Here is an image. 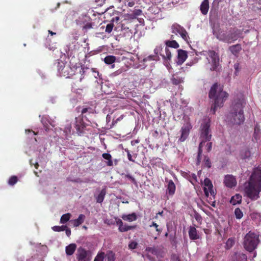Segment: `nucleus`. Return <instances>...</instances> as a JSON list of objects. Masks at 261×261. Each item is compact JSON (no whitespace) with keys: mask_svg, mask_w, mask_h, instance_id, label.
Wrapping results in <instances>:
<instances>
[{"mask_svg":"<svg viewBox=\"0 0 261 261\" xmlns=\"http://www.w3.org/2000/svg\"><path fill=\"white\" fill-rule=\"evenodd\" d=\"M94 111V110H93L91 107H87V108H84L81 111L82 115H83V117H86L85 114L87 113L89 114L93 113Z\"/></svg>","mask_w":261,"mask_h":261,"instance_id":"36","label":"nucleus"},{"mask_svg":"<svg viewBox=\"0 0 261 261\" xmlns=\"http://www.w3.org/2000/svg\"><path fill=\"white\" fill-rule=\"evenodd\" d=\"M211 119L209 118L203 119L200 127V138L201 141H210L212 138V132L210 128Z\"/></svg>","mask_w":261,"mask_h":261,"instance_id":"6","label":"nucleus"},{"mask_svg":"<svg viewBox=\"0 0 261 261\" xmlns=\"http://www.w3.org/2000/svg\"><path fill=\"white\" fill-rule=\"evenodd\" d=\"M85 217L84 215L81 214L79 215L77 219H74L71 221L74 227L79 226L84 222Z\"/></svg>","mask_w":261,"mask_h":261,"instance_id":"24","label":"nucleus"},{"mask_svg":"<svg viewBox=\"0 0 261 261\" xmlns=\"http://www.w3.org/2000/svg\"><path fill=\"white\" fill-rule=\"evenodd\" d=\"M125 151L127 152V158L129 161L134 162L135 160L133 159L132 155L128 149H125Z\"/></svg>","mask_w":261,"mask_h":261,"instance_id":"52","label":"nucleus"},{"mask_svg":"<svg viewBox=\"0 0 261 261\" xmlns=\"http://www.w3.org/2000/svg\"><path fill=\"white\" fill-rule=\"evenodd\" d=\"M18 181V178L16 176H12L8 180V184L10 186L14 185Z\"/></svg>","mask_w":261,"mask_h":261,"instance_id":"40","label":"nucleus"},{"mask_svg":"<svg viewBox=\"0 0 261 261\" xmlns=\"http://www.w3.org/2000/svg\"><path fill=\"white\" fill-rule=\"evenodd\" d=\"M234 215L237 219H240L243 216L242 211L239 208H237L234 210Z\"/></svg>","mask_w":261,"mask_h":261,"instance_id":"41","label":"nucleus"},{"mask_svg":"<svg viewBox=\"0 0 261 261\" xmlns=\"http://www.w3.org/2000/svg\"><path fill=\"white\" fill-rule=\"evenodd\" d=\"M244 192L252 200H257L261 192V167L254 168L248 181L244 184Z\"/></svg>","mask_w":261,"mask_h":261,"instance_id":"1","label":"nucleus"},{"mask_svg":"<svg viewBox=\"0 0 261 261\" xmlns=\"http://www.w3.org/2000/svg\"><path fill=\"white\" fill-rule=\"evenodd\" d=\"M83 117L75 118V127L79 134L83 133L87 126V124L83 121Z\"/></svg>","mask_w":261,"mask_h":261,"instance_id":"11","label":"nucleus"},{"mask_svg":"<svg viewBox=\"0 0 261 261\" xmlns=\"http://www.w3.org/2000/svg\"><path fill=\"white\" fill-rule=\"evenodd\" d=\"M187 57V51L182 49L178 50V64L180 65L182 64L186 61Z\"/></svg>","mask_w":261,"mask_h":261,"instance_id":"14","label":"nucleus"},{"mask_svg":"<svg viewBox=\"0 0 261 261\" xmlns=\"http://www.w3.org/2000/svg\"><path fill=\"white\" fill-rule=\"evenodd\" d=\"M184 29V27L177 23L173 24L171 27L172 33L175 35H179Z\"/></svg>","mask_w":261,"mask_h":261,"instance_id":"21","label":"nucleus"},{"mask_svg":"<svg viewBox=\"0 0 261 261\" xmlns=\"http://www.w3.org/2000/svg\"><path fill=\"white\" fill-rule=\"evenodd\" d=\"M208 56L212 59V67L211 70H216L219 65V57L218 54L214 50H209Z\"/></svg>","mask_w":261,"mask_h":261,"instance_id":"9","label":"nucleus"},{"mask_svg":"<svg viewBox=\"0 0 261 261\" xmlns=\"http://www.w3.org/2000/svg\"><path fill=\"white\" fill-rule=\"evenodd\" d=\"M233 261H247V256L242 252H236L233 255Z\"/></svg>","mask_w":261,"mask_h":261,"instance_id":"17","label":"nucleus"},{"mask_svg":"<svg viewBox=\"0 0 261 261\" xmlns=\"http://www.w3.org/2000/svg\"><path fill=\"white\" fill-rule=\"evenodd\" d=\"M116 57L114 56H108L104 59V62L106 64L110 65L113 64L116 61Z\"/></svg>","mask_w":261,"mask_h":261,"instance_id":"30","label":"nucleus"},{"mask_svg":"<svg viewBox=\"0 0 261 261\" xmlns=\"http://www.w3.org/2000/svg\"><path fill=\"white\" fill-rule=\"evenodd\" d=\"M121 217L123 220L128 222L136 221L137 219V216L135 213H133L128 215H123Z\"/></svg>","mask_w":261,"mask_h":261,"instance_id":"20","label":"nucleus"},{"mask_svg":"<svg viewBox=\"0 0 261 261\" xmlns=\"http://www.w3.org/2000/svg\"><path fill=\"white\" fill-rule=\"evenodd\" d=\"M25 133H27V134H29V133L32 134L33 136H35V135H36L37 134L36 133H35V132H34V131H33L32 130H31V129H26L25 130Z\"/></svg>","mask_w":261,"mask_h":261,"instance_id":"62","label":"nucleus"},{"mask_svg":"<svg viewBox=\"0 0 261 261\" xmlns=\"http://www.w3.org/2000/svg\"><path fill=\"white\" fill-rule=\"evenodd\" d=\"M142 15V11L141 9H135L131 13L126 14L124 16V21H129L137 18L138 16Z\"/></svg>","mask_w":261,"mask_h":261,"instance_id":"12","label":"nucleus"},{"mask_svg":"<svg viewBox=\"0 0 261 261\" xmlns=\"http://www.w3.org/2000/svg\"><path fill=\"white\" fill-rule=\"evenodd\" d=\"M234 68L235 69V74L237 75V73L240 71V65L239 63H236L234 65Z\"/></svg>","mask_w":261,"mask_h":261,"instance_id":"57","label":"nucleus"},{"mask_svg":"<svg viewBox=\"0 0 261 261\" xmlns=\"http://www.w3.org/2000/svg\"><path fill=\"white\" fill-rule=\"evenodd\" d=\"M213 34L219 40L229 44L237 40L242 33L237 28H231L228 32L221 29H214Z\"/></svg>","mask_w":261,"mask_h":261,"instance_id":"4","label":"nucleus"},{"mask_svg":"<svg viewBox=\"0 0 261 261\" xmlns=\"http://www.w3.org/2000/svg\"><path fill=\"white\" fill-rule=\"evenodd\" d=\"M106 194V190L105 189H103L101 190L100 193L96 197V202L98 203H101L103 202L105 195Z\"/></svg>","mask_w":261,"mask_h":261,"instance_id":"25","label":"nucleus"},{"mask_svg":"<svg viewBox=\"0 0 261 261\" xmlns=\"http://www.w3.org/2000/svg\"><path fill=\"white\" fill-rule=\"evenodd\" d=\"M242 201V196L239 194H236L233 196L230 200V203L232 205H236L241 203Z\"/></svg>","mask_w":261,"mask_h":261,"instance_id":"23","label":"nucleus"},{"mask_svg":"<svg viewBox=\"0 0 261 261\" xmlns=\"http://www.w3.org/2000/svg\"><path fill=\"white\" fill-rule=\"evenodd\" d=\"M228 94L223 91V86L215 83L211 87L208 93L209 98L213 100L211 111L215 114L218 108L222 107L224 102L228 97Z\"/></svg>","mask_w":261,"mask_h":261,"instance_id":"2","label":"nucleus"},{"mask_svg":"<svg viewBox=\"0 0 261 261\" xmlns=\"http://www.w3.org/2000/svg\"><path fill=\"white\" fill-rule=\"evenodd\" d=\"M204 187L213 188L212 181L208 178H205L203 181Z\"/></svg>","mask_w":261,"mask_h":261,"instance_id":"43","label":"nucleus"},{"mask_svg":"<svg viewBox=\"0 0 261 261\" xmlns=\"http://www.w3.org/2000/svg\"><path fill=\"white\" fill-rule=\"evenodd\" d=\"M191 128L192 126L191 124L189 123H186L182 126L180 130V137L178 139L179 142H183L187 139Z\"/></svg>","mask_w":261,"mask_h":261,"instance_id":"10","label":"nucleus"},{"mask_svg":"<svg viewBox=\"0 0 261 261\" xmlns=\"http://www.w3.org/2000/svg\"><path fill=\"white\" fill-rule=\"evenodd\" d=\"M102 156L108 161L107 162V165L108 166H112L113 165V163L112 160V156L110 153H104L102 154Z\"/></svg>","mask_w":261,"mask_h":261,"instance_id":"28","label":"nucleus"},{"mask_svg":"<svg viewBox=\"0 0 261 261\" xmlns=\"http://www.w3.org/2000/svg\"><path fill=\"white\" fill-rule=\"evenodd\" d=\"M152 226H154L155 228V230L158 232V234L160 235L162 231V229L159 227V225L154 222H152V224L150 225V227Z\"/></svg>","mask_w":261,"mask_h":261,"instance_id":"47","label":"nucleus"},{"mask_svg":"<svg viewBox=\"0 0 261 261\" xmlns=\"http://www.w3.org/2000/svg\"><path fill=\"white\" fill-rule=\"evenodd\" d=\"M213 255L212 253H208L206 255L205 259L206 261H212L213 260Z\"/></svg>","mask_w":261,"mask_h":261,"instance_id":"54","label":"nucleus"},{"mask_svg":"<svg viewBox=\"0 0 261 261\" xmlns=\"http://www.w3.org/2000/svg\"><path fill=\"white\" fill-rule=\"evenodd\" d=\"M195 219L198 221L200 222L202 220V218L200 215L196 214L195 215Z\"/></svg>","mask_w":261,"mask_h":261,"instance_id":"60","label":"nucleus"},{"mask_svg":"<svg viewBox=\"0 0 261 261\" xmlns=\"http://www.w3.org/2000/svg\"><path fill=\"white\" fill-rule=\"evenodd\" d=\"M189 180L192 185H194L195 183L197 181L196 174L194 173H192L191 174L190 178L189 179Z\"/></svg>","mask_w":261,"mask_h":261,"instance_id":"48","label":"nucleus"},{"mask_svg":"<svg viewBox=\"0 0 261 261\" xmlns=\"http://www.w3.org/2000/svg\"><path fill=\"white\" fill-rule=\"evenodd\" d=\"M105 257V253L101 252L98 253L95 257L94 261H103Z\"/></svg>","mask_w":261,"mask_h":261,"instance_id":"42","label":"nucleus"},{"mask_svg":"<svg viewBox=\"0 0 261 261\" xmlns=\"http://www.w3.org/2000/svg\"><path fill=\"white\" fill-rule=\"evenodd\" d=\"M76 258L77 261H90L91 255L89 251L80 247L77 250Z\"/></svg>","mask_w":261,"mask_h":261,"instance_id":"7","label":"nucleus"},{"mask_svg":"<svg viewBox=\"0 0 261 261\" xmlns=\"http://www.w3.org/2000/svg\"><path fill=\"white\" fill-rule=\"evenodd\" d=\"M209 9L208 0H203L200 5V11L202 14L206 15Z\"/></svg>","mask_w":261,"mask_h":261,"instance_id":"19","label":"nucleus"},{"mask_svg":"<svg viewBox=\"0 0 261 261\" xmlns=\"http://www.w3.org/2000/svg\"><path fill=\"white\" fill-rule=\"evenodd\" d=\"M224 183L228 187L232 188L237 185L236 178L231 175H227L225 176Z\"/></svg>","mask_w":261,"mask_h":261,"instance_id":"13","label":"nucleus"},{"mask_svg":"<svg viewBox=\"0 0 261 261\" xmlns=\"http://www.w3.org/2000/svg\"><path fill=\"white\" fill-rule=\"evenodd\" d=\"M205 142H203V141H201V142L200 143L199 145V147H198V155L199 156H201L202 153V147H203V144L204 143H205Z\"/></svg>","mask_w":261,"mask_h":261,"instance_id":"51","label":"nucleus"},{"mask_svg":"<svg viewBox=\"0 0 261 261\" xmlns=\"http://www.w3.org/2000/svg\"><path fill=\"white\" fill-rule=\"evenodd\" d=\"M63 65H60V63L58 62L59 68L58 69L60 74L66 77H69L70 76L74 74L72 69L70 67L68 64L62 63Z\"/></svg>","mask_w":261,"mask_h":261,"instance_id":"8","label":"nucleus"},{"mask_svg":"<svg viewBox=\"0 0 261 261\" xmlns=\"http://www.w3.org/2000/svg\"><path fill=\"white\" fill-rule=\"evenodd\" d=\"M183 173H184V176L189 180V179H190L191 177V174H190V172L189 171L188 172H184Z\"/></svg>","mask_w":261,"mask_h":261,"instance_id":"61","label":"nucleus"},{"mask_svg":"<svg viewBox=\"0 0 261 261\" xmlns=\"http://www.w3.org/2000/svg\"><path fill=\"white\" fill-rule=\"evenodd\" d=\"M116 223L119 226V227H121L123 225V223L121 219H118V220L117 221Z\"/></svg>","mask_w":261,"mask_h":261,"instance_id":"63","label":"nucleus"},{"mask_svg":"<svg viewBox=\"0 0 261 261\" xmlns=\"http://www.w3.org/2000/svg\"><path fill=\"white\" fill-rule=\"evenodd\" d=\"M204 167H207L208 168H210L212 166V163L210 161V159L207 156H204Z\"/></svg>","mask_w":261,"mask_h":261,"instance_id":"44","label":"nucleus"},{"mask_svg":"<svg viewBox=\"0 0 261 261\" xmlns=\"http://www.w3.org/2000/svg\"><path fill=\"white\" fill-rule=\"evenodd\" d=\"M245 105L246 102L243 96L234 100L231 112L228 117L229 121L231 123L240 125L243 123L245 120L243 108Z\"/></svg>","mask_w":261,"mask_h":261,"instance_id":"3","label":"nucleus"},{"mask_svg":"<svg viewBox=\"0 0 261 261\" xmlns=\"http://www.w3.org/2000/svg\"><path fill=\"white\" fill-rule=\"evenodd\" d=\"M242 47L241 45L240 44H237L236 45H233L232 46H230L229 47V50L231 51V53L237 56L239 52L241 50Z\"/></svg>","mask_w":261,"mask_h":261,"instance_id":"22","label":"nucleus"},{"mask_svg":"<svg viewBox=\"0 0 261 261\" xmlns=\"http://www.w3.org/2000/svg\"><path fill=\"white\" fill-rule=\"evenodd\" d=\"M166 47H172L174 48H177L179 45L175 40H168L165 42Z\"/></svg>","mask_w":261,"mask_h":261,"instance_id":"29","label":"nucleus"},{"mask_svg":"<svg viewBox=\"0 0 261 261\" xmlns=\"http://www.w3.org/2000/svg\"><path fill=\"white\" fill-rule=\"evenodd\" d=\"M76 249V245L72 243L67 246L65 248V252L67 255H72L74 253Z\"/></svg>","mask_w":261,"mask_h":261,"instance_id":"18","label":"nucleus"},{"mask_svg":"<svg viewBox=\"0 0 261 261\" xmlns=\"http://www.w3.org/2000/svg\"><path fill=\"white\" fill-rule=\"evenodd\" d=\"M97 6H101L105 4L106 0H95Z\"/></svg>","mask_w":261,"mask_h":261,"instance_id":"58","label":"nucleus"},{"mask_svg":"<svg viewBox=\"0 0 261 261\" xmlns=\"http://www.w3.org/2000/svg\"><path fill=\"white\" fill-rule=\"evenodd\" d=\"M108 261H115V254L112 251H109L106 255Z\"/></svg>","mask_w":261,"mask_h":261,"instance_id":"34","label":"nucleus"},{"mask_svg":"<svg viewBox=\"0 0 261 261\" xmlns=\"http://www.w3.org/2000/svg\"><path fill=\"white\" fill-rule=\"evenodd\" d=\"M235 243V238H229L226 243L225 248L226 249H229L231 248Z\"/></svg>","mask_w":261,"mask_h":261,"instance_id":"32","label":"nucleus"},{"mask_svg":"<svg viewBox=\"0 0 261 261\" xmlns=\"http://www.w3.org/2000/svg\"><path fill=\"white\" fill-rule=\"evenodd\" d=\"M147 59L150 61V60H157L159 59V57L158 56H149Z\"/></svg>","mask_w":261,"mask_h":261,"instance_id":"56","label":"nucleus"},{"mask_svg":"<svg viewBox=\"0 0 261 261\" xmlns=\"http://www.w3.org/2000/svg\"><path fill=\"white\" fill-rule=\"evenodd\" d=\"M176 186L172 180H169L168 182L166 193L170 195H173L175 193Z\"/></svg>","mask_w":261,"mask_h":261,"instance_id":"16","label":"nucleus"},{"mask_svg":"<svg viewBox=\"0 0 261 261\" xmlns=\"http://www.w3.org/2000/svg\"><path fill=\"white\" fill-rule=\"evenodd\" d=\"M206 148L207 151L210 152L212 148V142H208L206 145Z\"/></svg>","mask_w":261,"mask_h":261,"instance_id":"55","label":"nucleus"},{"mask_svg":"<svg viewBox=\"0 0 261 261\" xmlns=\"http://www.w3.org/2000/svg\"><path fill=\"white\" fill-rule=\"evenodd\" d=\"M71 216V215L70 213H66L63 215L60 219V223L62 224L66 223L69 220Z\"/></svg>","mask_w":261,"mask_h":261,"instance_id":"33","label":"nucleus"},{"mask_svg":"<svg viewBox=\"0 0 261 261\" xmlns=\"http://www.w3.org/2000/svg\"><path fill=\"white\" fill-rule=\"evenodd\" d=\"M171 81L173 84L177 85L183 82V78L177 75H173Z\"/></svg>","mask_w":261,"mask_h":261,"instance_id":"31","label":"nucleus"},{"mask_svg":"<svg viewBox=\"0 0 261 261\" xmlns=\"http://www.w3.org/2000/svg\"><path fill=\"white\" fill-rule=\"evenodd\" d=\"M165 53H166V55L161 54V56H162V57L164 59L170 60L171 57H172L170 49L167 47H166V48H165Z\"/></svg>","mask_w":261,"mask_h":261,"instance_id":"35","label":"nucleus"},{"mask_svg":"<svg viewBox=\"0 0 261 261\" xmlns=\"http://www.w3.org/2000/svg\"><path fill=\"white\" fill-rule=\"evenodd\" d=\"M179 35L185 41L188 42L190 38L187 31L185 29H184V31L181 32Z\"/></svg>","mask_w":261,"mask_h":261,"instance_id":"38","label":"nucleus"},{"mask_svg":"<svg viewBox=\"0 0 261 261\" xmlns=\"http://www.w3.org/2000/svg\"><path fill=\"white\" fill-rule=\"evenodd\" d=\"M259 242V235L249 231L244 238L243 245L244 249L251 253L257 248Z\"/></svg>","mask_w":261,"mask_h":261,"instance_id":"5","label":"nucleus"},{"mask_svg":"<svg viewBox=\"0 0 261 261\" xmlns=\"http://www.w3.org/2000/svg\"><path fill=\"white\" fill-rule=\"evenodd\" d=\"M163 47L162 45L157 46L154 49V53L155 54V56H158V54H161V51L162 50Z\"/></svg>","mask_w":261,"mask_h":261,"instance_id":"50","label":"nucleus"},{"mask_svg":"<svg viewBox=\"0 0 261 261\" xmlns=\"http://www.w3.org/2000/svg\"><path fill=\"white\" fill-rule=\"evenodd\" d=\"M260 134V130L257 125H256L254 127V131L253 134V137L254 139L257 141L259 138Z\"/></svg>","mask_w":261,"mask_h":261,"instance_id":"37","label":"nucleus"},{"mask_svg":"<svg viewBox=\"0 0 261 261\" xmlns=\"http://www.w3.org/2000/svg\"><path fill=\"white\" fill-rule=\"evenodd\" d=\"M93 27V23L92 22H88L83 27V29L86 31L92 29Z\"/></svg>","mask_w":261,"mask_h":261,"instance_id":"49","label":"nucleus"},{"mask_svg":"<svg viewBox=\"0 0 261 261\" xmlns=\"http://www.w3.org/2000/svg\"><path fill=\"white\" fill-rule=\"evenodd\" d=\"M203 191L205 194V195L206 197H208L209 193L211 196H212L214 198L215 196L216 192L215 190H214L213 188H207V187H204Z\"/></svg>","mask_w":261,"mask_h":261,"instance_id":"26","label":"nucleus"},{"mask_svg":"<svg viewBox=\"0 0 261 261\" xmlns=\"http://www.w3.org/2000/svg\"><path fill=\"white\" fill-rule=\"evenodd\" d=\"M146 256L150 261H155L154 258L149 254H147Z\"/></svg>","mask_w":261,"mask_h":261,"instance_id":"64","label":"nucleus"},{"mask_svg":"<svg viewBox=\"0 0 261 261\" xmlns=\"http://www.w3.org/2000/svg\"><path fill=\"white\" fill-rule=\"evenodd\" d=\"M124 115H120L118 118L115 119V118H113L112 124L111 125V128L113 127L116 124H117L119 121H121L124 118Z\"/></svg>","mask_w":261,"mask_h":261,"instance_id":"45","label":"nucleus"},{"mask_svg":"<svg viewBox=\"0 0 261 261\" xmlns=\"http://www.w3.org/2000/svg\"><path fill=\"white\" fill-rule=\"evenodd\" d=\"M137 243L135 242H132L128 245V247L129 249H135L137 246Z\"/></svg>","mask_w":261,"mask_h":261,"instance_id":"53","label":"nucleus"},{"mask_svg":"<svg viewBox=\"0 0 261 261\" xmlns=\"http://www.w3.org/2000/svg\"><path fill=\"white\" fill-rule=\"evenodd\" d=\"M114 25L113 22L108 23L106 28L105 32L107 33H110L112 31Z\"/></svg>","mask_w":261,"mask_h":261,"instance_id":"46","label":"nucleus"},{"mask_svg":"<svg viewBox=\"0 0 261 261\" xmlns=\"http://www.w3.org/2000/svg\"><path fill=\"white\" fill-rule=\"evenodd\" d=\"M125 176L126 177H127L128 179H129L130 180H131L133 182H134V183L136 182V180H135V178L134 177H133L131 175L127 174H126Z\"/></svg>","mask_w":261,"mask_h":261,"instance_id":"59","label":"nucleus"},{"mask_svg":"<svg viewBox=\"0 0 261 261\" xmlns=\"http://www.w3.org/2000/svg\"><path fill=\"white\" fill-rule=\"evenodd\" d=\"M189 238L192 240H197L199 236L197 233V231L194 226H190L189 230Z\"/></svg>","mask_w":261,"mask_h":261,"instance_id":"15","label":"nucleus"},{"mask_svg":"<svg viewBox=\"0 0 261 261\" xmlns=\"http://www.w3.org/2000/svg\"><path fill=\"white\" fill-rule=\"evenodd\" d=\"M66 228H67V226L65 225H62V226H54L52 227V229L54 231H64Z\"/></svg>","mask_w":261,"mask_h":261,"instance_id":"39","label":"nucleus"},{"mask_svg":"<svg viewBox=\"0 0 261 261\" xmlns=\"http://www.w3.org/2000/svg\"><path fill=\"white\" fill-rule=\"evenodd\" d=\"M136 228V225L129 226L127 224H123L121 227H119L118 229L120 232H125L129 230H132Z\"/></svg>","mask_w":261,"mask_h":261,"instance_id":"27","label":"nucleus"}]
</instances>
